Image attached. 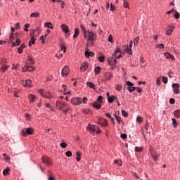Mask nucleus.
Returning a JSON list of instances; mask_svg holds the SVG:
<instances>
[{"instance_id": "a878e982", "label": "nucleus", "mask_w": 180, "mask_h": 180, "mask_svg": "<svg viewBox=\"0 0 180 180\" xmlns=\"http://www.w3.org/2000/svg\"><path fill=\"white\" fill-rule=\"evenodd\" d=\"M87 86H89V88H91L92 89H96V86L94 84V83L89 82H86Z\"/></svg>"}, {"instance_id": "c03bdc74", "label": "nucleus", "mask_w": 180, "mask_h": 180, "mask_svg": "<svg viewBox=\"0 0 180 180\" xmlns=\"http://www.w3.org/2000/svg\"><path fill=\"white\" fill-rule=\"evenodd\" d=\"M46 165H50L51 164V160H50V158H46Z\"/></svg>"}, {"instance_id": "6e6552de", "label": "nucleus", "mask_w": 180, "mask_h": 180, "mask_svg": "<svg viewBox=\"0 0 180 180\" xmlns=\"http://www.w3.org/2000/svg\"><path fill=\"white\" fill-rule=\"evenodd\" d=\"M88 37H89L88 39L89 40H95V39H96V34H95L92 31L88 30Z\"/></svg>"}, {"instance_id": "423d86ee", "label": "nucleus", "mask_w": 180, "mask_h": 180, "mask_svg": "<svg viewBox=\"0 0 180 180\" xmlns=\"http://www.w3.org/2000/svg\"><path fill=\"white\" fill-rule=\"evenodd\" d=\"M71 103H72V105H81V103H82V99L81 98L75 97L72 98Z\"/></svg>"}, {"instance_id": "6ab92c4d", "label": "nucleus", "mask_w": 180, "mask_h": 180, "mask_svg": "<svg viewBox=\"0 0 180 180\" xmlns=\"http://www.w3.org/2000/svg\"><path fill=\"white\" fill-rule=\"evenodd\" d=\"M95 44V39H87V47L94 46Z\"/></svg>"}, {"instance_id": "de8ad7c7", "label": "nucleus", "mask_w": 180, "mask_h": 180, "mask_svg": "<svg viewBox=\"0 0 180 180\" xmlns=\"http://www.w3.org/2000/svg\"><path fill=\"white\" fill-rule=\"evenodd\" d=\"M9 171H10L9 168L5 169L3 171V175H8Z\"/></svg>"}, {"instance_id": "680f3d73", "label": "nucleus", "mask_w": 180, "mask_h": 180, "mask_svg": "<svg viewBox=\"0 0 180 180\" xmlns=\"http://www.w3.org/2000/svg\"><path fill=\"white\" fill-rule=\"evenodd\" d=\"M157 49H164V44H158L156 45Z\"/></svg>"}, {"instance_id": "37998d69", "label": "nucleus", "mask_w": 180, "mask_h": 180, "mask_svg": "<svg viewBox=\"0 0 180 180\" xmlns=\"http://www.w3.org/2000/svg\"><path fill=\"white\" fill-rule=\"evenodd\" d=\"M30 27V24H25L24 25V30L25 32H29V27Z\"/></svg>"}, {"instance_id": "338daca9", "label": "nucleus", "mask_w": 180, "mask_h": 180, "mask_svg": "<svg viewBox=\"0 0 180 180\" xmlns=\"http://www.w3.org/2000/svg\"><path fill=\"white\" fill-rule=\"evenodd\" d=\"M114 163H115V164H117V165H122V162H121V161H119V160H115L114 161Z\"/></svg>"}, {"instance_id": "aec40b11", "label": "nucleus", "mask_w": 180, "mask_h": 180, "mask_svg": "<svg viewBox=\"0 0 180 180\" xmlns=\"http://www.w3.org/2000/svg\"><path fill=\"white\" fill-rule=\"evenodd\" d=\"M25 47L26 45H25V44L20 45V46L18 49L19 54H22L23 53V49H25Z\"/></svg>"}, {"instance_id": "c85d7f7f", "label": "nucleus", "mask_w": 180, "mask_h": 180, "mask_svg": "<svg viewBox=\"0 0 180 180\" xmlns=\"http://www.w3.org/2000/svg\"><path fill=\"white\" fill-rule=\"evenodd\" d=\"M27 64H34V60L30 56H28Z\"/></svg>"}, {"instance_id": "20e7f679", "label": "nucleus", "mask_w": 180, "mask_h": 180, "mask_svg": "<svg viewBox=\"0 0 180 180\" xmlns=\"http://www.w3.org/2000/svg\"><path fill=\"white\" fill-rule=\"evenodd\" d=\"M21 134L24 137H26L27 134H33V128L30 127V128H27L26 130L25 129L21 130Z\"/></svg>"}, {"instance_id": "4be33fe9", "label": "nucleus", "mask_w": 180, "mask_h": 180, "mask_svg": "<svg viewBox=\"0 0 180 180\" xmlns=\"http://www.w3.org/2000/svg\"><path fill=\"white\" fill-rule=\"evenodd\" d=\"M101 71H102V68L97 66L94 69V72L96 75L101 74Z\"/></svg>"}, {"instance_id": "5fc2aeb1", "label": "nucleus", "mask_w": 180, "mask_h": 180, "mask_svg": "<svg viewBox=\"0 0 180 180\" xmlns=\"http://www.w3.org/2000/svg\"><path fill=\"white\" fill-rule=\"evenodd\" d=\"M66 157H72V153L71 151H68L65 153Z\"/></svg>"}, {"instance_id": "49530a36", "label": "nucleus", "mask_w": 180, "mask_h": 180, "mask_svg": "<svg viewBox=\"0 0 180 180\" xmlns=\"http://www.w3.org/2000/svg\"><path fill=\"white\" fill-rule=\"evenodd\" d=\"M156 85L158 86H160L161 85V77H158L156 80Z\"/></svg>"}, {"instance_id": "bf43d9fd", "label": "nucleus", "mask_w": 180, "mask_h": 180, "mask_svg": "<svg viewBox=\"0 0 180 180\" xmlns=\"http://www.w3.org/2000/svg\"><path fill=\"white\" fill-rule=\"evenodd\" d=\"M29 69V65H25L23 68H22V72H26V71H28Z\"/></svg>"}, {"instance_id": "39448f33", "label": "nucleus", "mask_w": 180, "mask_h": 180, "mask_svg": "<svg viewBox=\"0 0 180 180\" xmlns=\"http://www.w3.org/2000/svg\"><path fill=\"white\" fill-rule=\"evenodd\" d=\"M174 29H175L174 24H171L170 25H168L166 28L167 36H169V35L172 34V32H174Z\"/></svg>"}, {"instance_id": "473e14b6", "label": "nucleus", "mask_w": 180, "mask_h": 180, "mask_svg": "<svg viewBox=\"0 0 180 180\" xmlns=\"http://www.w3.org/2000/svg\"><path fill=\"white\" fill-rule=\"evenodd\" d=\"M117 123H122V117H120V116H118L117 115L115 114L114 115Z\"/></svg>"}, {"instance_id": "4468645a", "label": "nucleus", "mask_w": 180, "mask_h": 180, "mask_svg": "<svg viewBox=\"0 0 180 180\" xmlns=\"http://www.w3.org/2000/svg\"><path fill=\"white\" fill-rule=\"evenodd\" d=\"M92 106L95 109L99 110L102 108V104H101V103H98V101H96L92 104Z\"/></svg>"}, {"instance_id": "6e6d98bb", "label": "nucleus", "mask_w": 180, "mask_h": 180, "mask_svg": "<svg viewBox=\"0 0 180 180\" xmlns=\"http://www.w3.org/2000/svg\"><path fill=\"white\" fill-rule=\"evenodd\" d=\"M122 116H124V117H127L129 116V114L127 113V112L124 110H122Z\"/></svg>"}, {"instance_id": "f8f14e48", "label": "nucleus", "mask_w": 180, "mask_h": 180, "mask_svg": "<svg viewBox=\"0 0 180 180\" xmlns=\"http://www.w3.org/2000/svg\"><path fill=\"white\" fill-rule=\"evenodd\" d=\"M22 85L23 86H29V88H32V86H33V85L32 84V80L30 79L22 81Z\"/></svg>"}, {"instance_id": "58836bf2", "label": "nucleus", "mask_w": 180, "mask_h": 180, "mask_svg": "<svg viewBox=\"0 0 180 180\" xmlns=\"http://www.w3.org/2000/svg\"><path fill=\"white\" fill-rule=\"evenodd\" d=\"M46 27H49V29H53V24L50 22H46Z\"/></svg>"}, {"instance_id": "ddd939ff", "label": "nucleus", "mask_w": 180, "mask_h": 180, "mask_svg": "<svg viewBox=\"0 0 180 180\" xmlns=\"http://www.w3.org/2000/svg\"><path fill=\"white\" fill-rule=\"evenodd\" d=\"M81 71H86L88 70V62H84L80 66Z\"/></svg>"}, {"instance_id": "69168bd1", "label": "nucleus", "mask_w": 180, "mask_h": 180, "mask_svg": "<svg viewBox=\"0 0 180 180\" xmlns=\"http://www.w3.org/2000/svg\"><path fill=\"white\" fill-rule=\"evenodd\" d=\"M141 120H143V117H137L136 122H138V123H141Z\"/></svg>"}, {"instance_id": "9b49d317", "label": "nucleus", "mask_w": 180, "mask_h": 180, "mask_svg": "<svg viewBox=\"0 0 180 180\" xmlns=\"http://www.w3.org/2000/svg\"><path fill=\"white\" fill-rule=\"evenodd\" d=\"M65 105V103H63L61 101H57L56 102V108L59 110H63V109L64 108Z\"/></svg>"}, {"instance_id": "72a5a7b5", "label": "nucleus", "mask_w": 180, "mask_h": 180, "mask_svg": "<svg viewBox=\"0 0 180 180\" xmlns=\"http://www.w3.org/2000/svg\"><path fill=\"white\" fill-rule=\"evenodd\" d=\"M40 14L39 13H32L30 14V18H39Z\"/></svg>"}, {"instance_id": "3c124183", "label": "nucleus", "mask_w": 180, "mask_h": 180, "mask_svg": "<svg viewBox=\"0 0 180 180\" xmlns=\"http://www.w3.org/2000/svg\"><path fill=\"white\" fill-rule=\"evenodd\" d=\"M123 6L124 8H129V3L126 0H124Z\"/></svg>"}, {"instance_id": "f03ea898", "label": "nucleus", "mask_w": 180, "mask_h": 180, "mask_svg": "<svg viewBox=\"0 0 180 180\" xmlns=\"http://www.w3.org/2000/svg\"><path fill=\"white\" fill-rule=\"evenodd\" d=\"M149 150L153 161H157L158 160V153L155 151L154 147L150 146Z\"/></svg>"}, {"instance_id": "f257e3e1", "label": "nucleus", "mask_w": 180, "mask_h": 180, "mask_svg": "<svg viewBox=\"0 0 180 180\" xmlns=\"http://www.w3.org/2000/svg\"><path fill=\"white\" fill-rule=\"evenodd\" d=\"M117 53H120V49H119L118 47L115 49L114 54L112 55V57H110L108 59L109 65H115V63H113V61H114L113 57H117V58H120V57H122V54H120L117 56Z\"/></svg>"}, {"instance_id": "cd10ccee", "label": "nucleus", "mask_w": 180, "mask_h": 180, "mask_svg": "<svg viewBox=\"0 0 180 180\" xmlns=\"http://www.w3.org/2000/svg\"><path fill=\"white\" fill-rule=\"evenodd\" d=\"M76 155H77L76 160L78 161V162L81 161V152L77 151L76 152Z\"/></svg>"}, {"instance_id": "13d9d810", "label": "nucleus", "mask_w": 180, "mask_h": 180, "mask_svg": "<svg viewBox=\"0 0 180 180\" xmlns=\"http://www.w3.org/2000/svg\"><path fill=\"white\" fill-rule=\"evenodd\" d=\"M121 139H122V140H124V139H127V134H121Z\"/></svg>"}, {"instance_id": "f704fd0d", "label": "nucleus", "mask_w": 180, "mask_h": 180, "mask_svg": "<svg viewBox=\"0 0 180 180\" xmlns=\"http://www.w3.org/2000/svg\"><path fill=\"white\" fill-rule=\"evenodd\" d=\"M80 27H81V29H82V32L84 34V37H86V29H85V26L81 25Z\"/></svg>"}, {"instance_id": "393cba45", "label": "nucleus", "mask_w": 180, "mask_h": 180, "mask_svg": "<svg viewBox=\"0 0 180 180\" xmlns=\"http://www.w3.org/2000/svg\"><path fill=\"white\" fill-rule=\"evenodd\" d=\"M79 34V30L78 28L75 29V34L73 35V39H77Z\"/></svg>"}, {"instance_id": "5701e85b", "label": "nucleus", "mask_w": 180, "mask_h": 180, "mask_svg": "<svg viewBox=\"0 0 180 180\" xmlns=\"http://www.w3.org/2000/svg\"><path fill=\"white\" fill-rule=\"evenodd\" d=\"M62 110L63 112H65V113H67V112H68V110H70V105H68V104L65 103V105L63 106V108L62 109Z\"/></svg>"}, {"instance_id": "8fccbe9b", "label": "nucleus", "mask_w": 180, "mask_h": 180, "mask_svg": "<svg viewBox=\"0 0 180 180\" xmlns=\"http://www.w3.org/2000/svg\"><path fill=\"white\" fill-rule=\"evenodd\" d=\"M48 180H56V177L53 175H48Z\"/></svg>"}, {"instance_id": "a18cd8bd", "label": "nucleus", "mask_w": 180, "mask_h": 180, "mask_svg": "<svg viewBox=\"0 0 180 180\" xmlns=\"http://www.w3.org/2000/svg\"><path fill=\"white\" fill-rule=\"evenodd\" d=\"M135 151H136V153H141V151H143V148H140V147L136 146V147H135Z\"/></svg>"}, {"instance_id": "4d7b16f0", "label": "nucleus", "mask_w": 180, "mask_h": 180, "mask_svg": "<svg viewBox=\"0 0 180 180\" xmlns=\"http://www.w3.org/2000/svg\"><path fill=\"white\" fill-rule=\"evenodd\" d=\"M126 84H127V86H133L134 85V84H133L130 81H127Z\"/></svg>"}, {"instance_id": "0e129e2a", "label": "nucleus", "mask_w": 180, "mask_h": 180, "mask_svg": "<svg viewBox=\"0 0 180 180\" xmlns=\"http://www.w3.org/2000/svg\"><path fill=\"white\" fill-rule=\"evenodd\" d=\"M25 119H26V120H30V114L26 113L25 114Z\"/></svg>"}, {"instance_id": "2f4dec72", "label": "nucleus", "mask_w": 180, "mask_h": 180, "mask_svg": "<svg viewBox=\"0 0 180 180\" xmlns=\"http://www.w3.org/2000/svg\"><path fill=\"white\" fill-rule=\"evenodd\" d=\"M127 89L128 91H129V92L132 93V92H134V91H136V87H135V86H128V87L127 88Z\"/></svg>"}, {"instance_id": "ea45409f", "label": "nucleus", "mask_w": 180, "mask_h": 180, "mask_svg": "<svg viewBox=\"0 0 180 180\" xmlns=\"http://www.w3.org/2000/svg\"><path fill=\"white\" fill-rule=\"evenodd\" d=\"M39 93L40 95L42 96V98H46V94H44V90L43 89H39Z\"/></svg>"}, {"instance_id": "a19ab883", "label": "nucleus", "mask_w": 180, "mask_h": 180, "mask_svg": "<svg viewBox=\"0 0 180 180\" xmlns=\"http://www.w3.org/2000/svg\"><path fill=\"white\" fill-rule=\"evenodd\" d=\"M60 146L62 147V148H67V147H68V144L64 142L60 143Z\"/></svg>"}, {"instance_id": "9d476101", "label": "nucleus", "mask_w": 180, "mask_h": 180, "mask_svg": "<svg viewBox=\"0 0 180 180\" xmlns=\"http://www.w3.org/2000/svg\"><path fill=\"white\" fill-rule=\"evenodd\" d=\"M104 77L105 82H106V81H110L113 78V75L111 72H107L104 75Z\"/></svg>"}, {"instance_id": "bb28decb", "label": "nucleus", "mask_w": 180, "mask_h": 180, "mask_svg": "<svg viewBox=\"0 0 180 180\" xmlns=\"http://www.w3.org/2000/svg\"><path fill=\"white\" fill-rule=\"evenodd\" d=\"M34 99H36V96H34V95L29 96V101L31 103H33V102H34Z\"/></svg>"}, {"instance_id": "7ed1b4c3", "label": "nucleus", "mask_w": 180, "mask_h": 180, "mask_svg": "<svg viewBox=\"0 0 180 180\" xmlns=\"http://www.w3.org/2000/svg\"><path fill=\"white\" fill-rule=\"evenodd\" d=\"M86 129H89L91 133H96L97 134L101 132V129L96 130L98 127L92 124H89Z\"/></svg>"}, {"instance_id": "e433bc0d", "label": "nucleus", "mask_w": 180, "mask_h": 180, "mask_svg": "<svg viewBox=\"0 0 180 180\" xmlns=\"http://www.w3.org/2000/svg\"><path fill=\"white\" fill-rule=\"evenodd\" d=\"M103 97L102 96H99L98 97V98H97V101H96V102H98V103H101V104H102V103H103Z\"/></svg>"}, {"instance_id": "c756f323", "label": "nucleus", "mask_w": 180, "mask_h": 180, "mask_svg": "<svg viewBox=\"0 0 180 180\" xmlns=\"http://www.w3.org/2000/svg\"><path fill=\"white\" fill-rule=\"evenodd\" d=\"M8 68H9V66L7 65H3L1 68V71H2V72H5V71H6V70H8Z\"/></svg>"}, {"instance_id": "c9c22d12", "label": "nucleus", "mask_w": 180, "mask_h": 180, "mask_svg": "<svg viewBox=\"0 0 180 180\" xmlns=\"http://www.w3.org/2000/svg\"><path fill=\"white\" fill-rule=\"evenodd\" d=\"M174 116L177 119L180 118V110H177L174 111Z\"/></svg>"}, {"instance_id": "412c9836", "label": "nucleus", "mask_w": 180, "mask_h": 180, "mask_svg": "<svg viewBox=\"0 0 180 180\" xmlns=\"http://www.w3.org/2000/svg\"><path fill=\"white\" fill-rule=\"evenodd\" d=\"M131 47H133V41H130L129 48H127L126 51L129 54H131Z\"/></svg>"}, {"instance_id": "b1692460", "label": "nucleus", "mask_w": 180, "mask_h": 180, "mask_svg": "<svg viewBox=\"0 0 180 180\" xmlns=\"http://www.w3.org/2000/svg\"><path fill=\"white\" fill-rule=\"evenodd\" d=\"M99 124H101V126H108V120L103 119L100 120Z\"/></svg>"}, {"instance_id": "dca6fc26", "label": "nucleus", "mask_w": 180, "mask_h": 180, "mask_svg": "<svg viewBox=\"0 0 180 180\" xmlns=\"http://www.w3.org/2000/svg\"><path fill=\"white\" fill-rule=\"evenodd\" d=\"M84 55L86 58H89V57H94V56H95V53H94V52L92 51H86L84 52Z\"/></svg>"}, {"instance_id": "2eb2a0df", "label": "nucleus", "mask_w": 180, "mask_h": 180, "mask_svg": "<svg viewBox=\"0 0 180 180\" xmlns=\"http://www.w3.org/2000/svg\"><path fill=\"white\" fill-rule=\"evenodd\" d=\"M164 56L168 60H175V58L174 57V56H172V54H171L169 52L165 53Z\"/></svg>"}, {"instance_id": "09e8293b", "label": "nucleus", "mask_w": 180, "mask_h": 180, "mask_svg": "<svg viewBox=\"0 0 180 180\" xmlns=\"http://www.w3.org/2000/svg\"><path fill=\"white\" fill-rule=\"evenodd\" d=\"M34 70H36V68L35 67H32V66H29L28 65V71L30 72H32V71H34Z\"/></svg>"}, {"instance_id": "a211bd4d", "label": "nucleus", "mask_w": 180, "mask_h": 180, "mask_svg": "<svg viewBox=\"0 0 180 180\" xmlns=\"http://www.w3.org/2000/svg\"><path fill=\"white\" fill-rule=\"evenodd\" d=\"M108 101V103H113L114 101H116V99H117V97L116 96H112L111 97H108V98H107Z\"/></svg>"}, {"instance_id": "7c9ffc66", "label": "nucleus", "mask_w": 180, "mask_h": 180, "mask_svg": "<svg viewBox=\"0 0 180 180\" xmlns=\"http://www.w3.org/2000/svg\"><path fill=\"white\" fill-rule=\"evenodd\" d=\"M140 41V37H136L134 39V46H139V41Z\"/></svg>"}, {"instance_id": "4c0bfd02", "label": "nucleus", "mask_w": 180, "mask_h": 180, "mask_svg": "<svg viewBox=\"0 0 180 180\" xmlns=\"http://www.w3.org/2000/svg\"><path fill=\"white\" fill-rule=\"evenodd\" d=\"M98 60L100 63H105V56H99Z\"/></svg>"}, {"instance_id": "603ef678", "label": "nucleus", "mask_w": 180, "mask_h": 180, "mask_svg": "<svg viewBox=\"0 0 180 180\" xmlns=\"http://www.w3.org/2000/svg\"><path fill=\"white\" fill-rule=\"evenodd\" d=\"M172 122L174 127H176L178 126V122H176V120L174 118H172Z\"/></svg>"}, {"instance_id": "864d4df0", "label": "nucleus", "mask_w": 180, "mask_h": 180, "mask_svg": "<svg viewBox=\"0 0 180 180\" xmlns=\"http://www.w3.org/2000/svg\"><path fill=\"white\" fill-rule=\"evenodd\" d=\"M30 42L32 44H34V43H36V39H34V37H31V40L30 41Z\"/></svg>"}, {"instance_id": "774afa93", "label": "nucleus", "mask_w": 180, "mask_h": 180, "mask_svg": "<svg viewBox=\"0 0 180 180\" xmlns=\"http://www.w3.org/2000/svg\"><path fill=\"white\" fill-rule=\"evenodd\" d=\"M122 85H120V84H118V85L116 86L117 91H122Z\"/></svg>"}, {"instance_id": "e2e57ef3", "label": "nucleus", "mask_w": 180, "mask_h": 180, "mask_svg": "<svg viewBox=\"0 0 180 180\" xmlns=\"http://www.w3.org/2000/svg\"><path fill=\"white\" fill-rule=\"evenodd\" d=\"M175 12H176V13L174 15L175 19H179V17H180L179 13H178L176 11H175Z\"/></svg>"}, {"instance_id": "1a4fd4ad", "label": "nucleus", "mask_w": 180, "mask_h": 180, "mask_svg": "<svg viewBox=\"0 0 180 180\" xmlns=\"http://www.w3.org/2000/svg\"><path fill=\"white\" fill-rule=\"evenodd\" d=\"M70 73V69L68 68V66H65L62 69V77H67L68 74Z\"/></svg>"}, {"instance_id": "79ce46f5", "label": "nucleus", "mask_w": 180, "mask_h": 180, "mask_svg": "<svg viewBox=\"0 0 180 180\" xmlns=\"http://www.w3.org/2000/svg\"><path fill=\"white\" fill-rule=\"evenodd\" d=\"M3 157H4L6 161H9V160H11V158L8 156L6 153H3Z\"/></svg>"}, {"instance_id": "f3484780", "label": "nucleus", "mask_w": 180, "mask_h": 180, "mask_svg": "<svg viewBox=\"0 0 180 180\" xmlns=\"http://www.w3.org/2000/svg\"><path fill=\"white\" fill-rule=\"evenodd\" d=\"M62 27V30L63 32H64V33H68V32H70V30L68 29V26L66 25L65 24H63L61 25Z\"/></svg>"}, {"instance_id": "052dcab7", "label": "nucleus", "mask_w": 180, "mask_h": 180, "mask_svg": "<svg viewBox=\"0 0 180 180\" xmlns=\"http://www.w3.org/2000/svg\"><path fill=\"white\" fill-rule=\"evenodd\" d=\"M162 82H164V84H167L168 83V78H167L165 77H162Z\"/></svg>"}, {"instance_id": "0eeeda50", "label": "nucleus", "mask_w": 180, "mask_h": 180, "mask_svg": "<svg viewBox=\"0 0 180 180\" xmlns=\"http://www.w3.org/2000/svg\"><path fill=\"white\" fill-rule=\"evenodd\" d=\"M179 86V84L174 83L172 84V88H174V93L176 95H178V94H180Z\"/></svg>"}]
</instances>
